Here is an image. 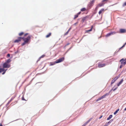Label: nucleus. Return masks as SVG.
<instances>
[{
  "label": "nucleus",
  "instance_id": "obj_21",
  "mask_svg": "<svg viewBox=\"0 0 126 126\" xmlns=\"http://www.w3.org/2000/svg\"><path fill=\"white\" fill-rule=\"evenodd\" d=\"M86 9L85 8H84L81 9V11L82 12H83L86 10Z\"/></svg>",
  "mask_w": 126,
  "mask_h": 126
},
{
  "label": "nucleus",
  "instance_id": "obj_35",
  "mask_svg": "<svg viewBox=\"0 0 126 126\" xmlns=\"http://www.w3.org/2000/svg\"><path fill=\"white\" fill-rule=\"evenodd\" d=\"M10 56V54H8L7 55V56L8 57H9Z\"/></svg>",
  "mask_w": 126,
  "mask_h": 126
},
{
  "label": "nucleus",
  "instance_id": "obj_41",
  "mask_svg": "<svg viewBox=\"0 0 126 126\" xmlns=\"http://www.w3.org/2000/svg\"><path fill=\"white\" fill-rule=\"evenodd\" d=\"M102 117V115L101 116H100V117L99 118V119H101Z\"/></svg>",
  "mask_w": 126,
  "mask_h": 126
},
{
  "label": "nucleus",
  "instance_id": "obj_28",
  "mask_svg": "<svg viewBox=\"0 0 126 126\" xmlns=\"http://www.w3.org/2000/svg\"><path fill=\"white\" fill-rule=\"evenodd\" d=\"M109 125L108 122L106 123L104 126H107Z\"/></svg>",
  "mask_w": 126,
  "mask_h": 126
},
{
  "label": "nucleus",
  "instance_id": "obj_10",
  "mask_svg": "<svg viewBox=\"0 0 126 126\" xmlns=\"http://www.w3.org/2000/svg\"><path fill=\"white\" fill-rule=\"evenodd\" d=\"M104 11V9L103 8H102L98 12V14L99 15H100L102 13H103Z\"/></svg>",
  "mask_w": 126,
  "mask_h": 126
},
{
  "label": "nucleus",
  "instance_id": "obj_3",
  "mask_svg": "<svg viewBox=\"0 0 126 126\" xmlns=\"http://www.w3.org/2000/svg\"><path fill=\"white\" fill-rule=\"evenodd\" d=\"M11 65L10 64H8L5 62L3 63V68H9L10 67Z\"/></svg>",
  "mask_w": 126,
  "mask_h": 126
},
{
  "label": "nucleus",
  "instance_id": "obj_25",
  "mask_svg": "<svg viewBox=\"0 0 126 126\" xmlns=\"http://www.w3.org/2000/svg\"><path fill=\"white\" fill-rule=\"evenodd\" d=\"M115 81L113 79L112 80V81L111 82V84L112 85V84L113 83H114L115 82Z\"/></svg>",
  "mask_w": 126,
  "mask_h": 126
},
{
  "label": "nucleus",
  "instance_id": "obj_20",
  "mask_svg": "<svg viewBox=\"0 0 126 126\" xmlns=\"http://www.w3.org/2000/svg\"><path fill=\"white\" fill-rule=\"evenodd\" d=\"M4 68H0V73L4 71Z\"/></svg>",
  "mask_w": 126,
  "mask_h": 126
},
{
  "label": "nucleus",
  "instance_id": "obj_45",
  "mask_svg": "<svg viewBox=\"0 0 126 126\" xmlns=\"http://www.w3.org/2000/svg\"><path fill=\"white\" fill-rule=\"evenodd\" d=\"M70 28L68 30V32H69V31H70Z\"/></svg>",
  "mask_w": 126,
  "mask_h": 126
},
{
  "label": "nucleus",
  "instance_id": "obj_18",
  "mask_svg": "<svg viewBox=\"0 0 126 126\" xmlns=\"http://www.w3.org/2000/svg\"><path fill=\"white\" fill-rule=\"evenodd\" d=\"M112 115H110L109 117H108L107 119V120H110L111 118H112Z\"/></svg>",
  "mask_w": 126,
  "mask_h": 126
},
{
  "label": "nucleus",
  "instance_id": "obj_38",
  "mask_svg": "<svg viewBox=\"0 0 126 126\" xmlns=\"http://www.w3.org/2000/svg\"><path fill=\"white\" fill-rule=\"evenodd\" d=\"M45 56V55H43L41 57V58H43Z\"/></svg>",
  "mask_w": 126,
  "mask_h": 126
},
{
  "label": "nucleus",
  "instance_id": "obj_19",
  "mask_svg": "<svg viewBox=\"0 0 126 126\" xmlns=\"http://www.w3.org/2000/svg\"><path fill=\"white\" fill-rule=\"evenodd\" d=\"M24 34V32H21L19 33L18 35L20 36H22Z\"/></svg>",
  "mask_w": 126,
  "mask_h": 126
},
{
  "label": "nucleus",
  "instance_id": "obj_49",
  "mask_svg": "<svg viewBox=\"0 0 126 126\" xmlns=\"http://www.w3.org/2000/svg\"><path fill=\"white\" fill-rule=\"evenodd\" d=\"M125 59H126V58Z\"/></svg>",
  "mask_w": 126,
  "mask_h": 126
},
{
  "label": "nucleus",
  "instance_id": "obj_12",
  "mask_svg": "<svg viewBox=\"0 0 126 126\" xmlns=\"http://www.w3.org/2000/svg\"><path fill=\"white\" fill-rule=\"evenodd\" d=\"M126 32V30L123 29H121L120 30V33H124Z\"/></svg>",
  "mask_w": 126,
  "mask_h": 126
},
{
  "label": "nucleus",
  "instance_id": "obj_40",
  "mask_svg": "<svg viewBox=\"0 0 126 126\" xmlns=\"http://www.w3.org/2000/svg\"><path fill=\"white\" fill-rule=\"evenodd\" d=\"M120 85L119 84V83L117 84V86H119Z\"/></svg>",
  "mask_w": 126,
  "mask_h": 126
},
{
  "label": "nucleus",
  "instance_id": "obj_32",
  "mask_svg": "<svg viewBox=\"0 0 126 126\" xmlns=\"http://www.w3.org/2000/svg\"><path fill=\"white\" fill-rule=\"evenodd\" d=\"M123 79H122V80H121V81L119 82H120L121 83H122L123 82Z\"/></svg>",
  "mask_w": 126,
  "mask_h": 126
},
{
  "label": "nucleus",
  "instance_id": "obj_46",
  "mask_svg": "<svg viewBox=\"0 0 126 126\" xmlns=\"http://www.w3.org/2000/svg\"><path fill=\"white\" fill-rule=\"evenodd\" d=\"M0 126H2V124H1L0 125Z\"/></svg>",
  "mask_w": 126,
  "mask_h": 126
},
{
  "label": "nucleus",
  "instance_id": "obj_44",
  "mask_svg": "<svg viewBox=\"0 0 126 126\" xmlns=\"http://www.w3.org/2000/svg\"><path fill=\"white\" fill-rule=\"evenodd\" d=\"M124 110L125 111H126V107L125 109Z\"/></svg>",
  "mask_w": 126,
  "mask_h": 126
},
{
  "label": "nucleus",
  "instance_id": "obj_29",
  "mask_svg": "<svg viewBox=\"0 0 126 126\" xmlns=\"http://www.w3.org/2000/svg\"><path fill=\"white\" fill-rule=\"evenodd\" d=\"M126 42L125 43V44L121 47L120 48H119V50L120 49L122 48L123 47H125V45H126Z\"/></svg>",
  "mask_w": 126,
  "mask_h": 126
},
{
  "label": "nucleus",
  "instance_id": "obj_16",
  "mask_svg": "<svg viewBox=\"0 0 126 126\" xmlns=\"http://www.w3.org/2000/svg\"><path fill=\"white\" fill-rule=\"evenodd\" d=\"M16 96H14L12 97L11 98L10 100L8 102V103H10L15 98V97H16Z\"/></svg>",
  "mask_w": 126,
  "mask_h": 126
},
{
  "label": "nucleus",
  "instance_id": "obj_17",
  "mask_svg": "<svg viewBox=\"0 0 126 126\" xmlns=\"http://www.w3.org/2000/svg\"><path fill=\"white\" fill-rule=\"evenodd\" d=\"M51 35V33H49L46 36V37L47 38L49 37Z\"/></svg>",
  "mask_w": 126,
  "mask_h": 126
},
{
  "label": "nucleus",
  "instance_id": "obj_42",
  "mask_svg": "<svg viewBox=\"0 0 126 126\" xmlns=\"http://www.w3.org/2000/svg\"><path fill=\"white\" fill-rule=\"evenodd\" d=\"M54 64H55L54 63H52V64H51V65H54Z\"/></svg>",
  "mask_w": 126,
  "mask_h": 126
},
{
  "label": "nucleus",
  "instance_id": "obj_26",
  "mask_svg": "<svg viewBox=\"0 0 126 126\" xmlns=\"http://www.w3.org/2000/svg\"><path fill=\"white\" fill-rule=\"evenodd\" d=\"M113 121V119H111V120H110V121H109L108 122V123L109 124L111 123V122H112Z\"/></svg>",
  "mask_w": 126,
  "mask_h": 126
},
{
  "label": "nucleus",
  "instance_id": "obj_31",
  "mask_svg": "<svg viewBox=\"0 0 126 126\" xmlns=\"http://www.w3.org/2000/svg\"><path fill=\"white\" fill-rule=\"evenodd\" d=\"M6 70H4V71H3V72L2 73V75H3V74H4L5 73L6 71Z\"/></svg>",
  "mask_w": 126,
  "mask_h": 126
},
{
  "label": "nucleus",
  "instance_id": "obj_13",
  "mask_svg": "<svg viewBox=\"0 0 126 126\" xmlns=\"http://www.w3.org/2000/svg\"><path fill=\"white\" fill-rule=\"evenodd\" d=\"M93 28V26H92L90 29L89 30H87L86 31V32L88 33L89 32L91 31H92Z\"/></svg>",
  "mask_w": 126,
  "mask_h": 126
},
{
  "label": "nucleus",
  "instance_id": "obj_36",
  "mask_svg": "<svg viewBox=\"0 0 126 126\" xmlns=\"http://www.w3.org/2000/svg\"><path fill=\"white\" fill-rule=\"evenodd\" d=\"M123 65H122L121 64L120 66V68H121L123 66Z\"/></svg>",
  "mask_w": 126,
  "mask_h": 126
},
{
  "label": "nucleus",
  "instance_id": "obj_37",
  "mask_svg": "<svg viewBox=\"0 0 126 126\" xmlns=\"http://www.w3.org/2000/svg\"><path fill=\"white\" fill-rule=\"evenodd\" d=\"M81 12H79L77 14H78V15H79L81 14Z\"/></svg>",
  "mask_w": 126,
  "mask_h": 126
},
{
  "label": "nucleus",
  "instance_id": "obj_24",
  "mask_svg": "<svg viewBox=\"0 0 126 126\" xmlns=\"http://www.w3.org/2000/svg\"><path fill=\"white\" fill-rule=\"evenodd\" d=\"M119 109H118L114 113V115L116 114L118 112L119 110Z\"/></svg>",
  "mask_w": 126,
  "mask_h": 126
},
{
  "label": "nucleus",
  "instance_id": "obj_33",
  "mask_svg": "<svg viewBox=\"0 0 126 126\" xmlns=\"http://www.w3.org/2000/svg\"><path fill=\"white\" fill-rule=\"evenodd\" d=\"M68 31H67L66 33H65L64 34L65 35H67L68 33L69 32Z\"/></svg>",
  "mask_w": 126,
  "mask_h": 126
},
{
  "label": "nucleus",
  "instance_id": "obj_2",
  "mask_svg": "<svg viewBox=\"0 0 126 126\" xmlns=\"http://www.w3.org/2000/svg\"><path fill=\"white\" fill-rule=\"evenodd\" d=\"M95 1V0H93L90 1L88 5V7L90 9L93 6Z\"/></svg>",
  "mask_w": 126,
  "mask_h": 126
},
{
  "label": "nucleus",
  "instance_id": "obj_43",
  "mask_svg": "<svg viewBox=\"0 0 126 126\" xmlns=\"http://www.w3.org/2000/svg\"><path fill=\"white\" fill-rule=\"evenodd\" d=\"M69 44H70L69 43H68L66 45V46L68 45H69Z\"/></svg>",
  "mask_w": 126,
  "mask_h": 126
},
{
  "label": "nucleus",
  "instance_id": "obj_14",
  "mask_svg": "<svg viewBox=\"0 0 126 126\" xmlns=\"http://www.w3.org/2000/svg\"><path fill=\"white\" fill-rule=\"evenodd\" d=\"M11 60L10 59H8L5 62L6 63H7L8 64H9L10 62H11Z\"/></svg>",
  "mask_w": 126,
  "mask_h": 126
},
{
  "label": "nucleus",
  "instance_id": "obj_22",
  "mask_svg": "<svg viewBox=\"0 0 126 126\" xmlns=\"http://www.w3.org/2000/svg\"><path fill=\"white\" fill-rule=\"evenodd\" d=\"M78 16L79 15L78 14H77L75 15L74 18V19H75L76 18H77L78 17Z\"/></svg>",
  "mask_w": 126,
  "mask_h": 126
},
{
  "label": "nucleus",
  "instance_id": "obj_6",
  "mask_svg": "<svg viewBox=\"0 0 126 126\" xmlns=\"http://www.w3.org/2000/svg\"><path fill=\"white\" fill-rule=\"evenodd\" d=\"M106 65L105 63H99L98 64V67L99 68H101L105 66Z\"/></svg>",
  "mask_w": 126,
  "mask_h": 126
},
{
  "label": "nucleus",
  "instance_id": "obj_27",
  "mask_svg": "<svg viewBox=\"0 0 126 126\" xmlns=\"http://www.w3.org/2000/svg\"><path fill=\"white\" fill-rule=\"evenodd\" d=\"M118 78L117 77H115L113 79L115 80V81H116L118 79Z\"/></svg>",
  "mask_w": 126,
  "mask_h": 126
},
{
  "label": "nucleus",
  "instance_id": "obj_39",
  "mask_svg": "<svg viewBox=\"0 0 126 126\" xmlns=\"http://www.w3.org/2000/svg\"><path fill=\"white\" fill-rule=\"evenodd\" d=\"M22 99L23 100H25V99L23 97H22Z\"/></svg>",
  "mask_w": 126,
  "mask_h": 126
},
{
  "label": "nucleus",
  "instance_id": "obj_47",
  "mask_svg": "<svg viewBox=\"0 0 126 126\" xmlns=\"http://www.w3.org/2000/svg\"><path fill=\"white\" fill-rule=\"evenodd\" d=\"M119 84L120 85V84H121V83H120V82H119Z\"/></svg>",
  "mask_w": 126,
  "mask_h": 126
},
{
  "label": "nucleus",
  "instance_id": "obj_1",
  "mask_svg": "<svg viewBox=\"0 0 126 126\" xmlns=\"http://www.w3.org/2000/svg\"><path fill=\"white\" fill-rule=\"evenodd\" d=\"M28 34V33H26L25 34L23 37H18L17 39L15 40L14 42L15 43H18L21 41V40L22 39L24 41V42L21 44V45L23 46L25 45L26 44L28 43L30 40L32 36L30 35H29L27 37H26V36Z\"/></svg>",
  "mask_w": 126,
  "mask_h": 126
},
{
  "label": "nucleus",
  "instance_id": "obj_5",
  "mask_svg": "<svg viewBox=\"0 0 126 126\" xmlns=\"http://www.w3.org/2000/svg\"><path fill=\"white\" fill-rule=\"evenodd\" d=\"M64 57L60 58L59 59L56 60L55 62V63H58L61 62L63 61L64 60Z\"/></svg>",
  "mask_w": 126,
  "mask_h": 126
},
{
  "label": "nucleus",
  "instance_id": "obj_11",
  "mask_svg": "<svg viewBox=\"0 0 126 126\" xmlns=\"http://www.w3.org/2000/svg\"><path fill=\"white\" fill-rule=\"evenodd\" d=\"M88 17H89L88 16H86L83 17L82 18V20L83 22H84L85 20L87 18H88Z\"/></svg>",
  "mask_w": 126,
  "mask_h": 126
},
{
  "label": "nucleus",
  "instance_id": "obj_8",
  "mask_svg": "<svg viewBox=\"0 0 126 126\" xmlns=\"http://www.w3.org/2000/svg\"><path fill=\"white\" fill-rule=\"evenodd\" d=\"M115 33V32H111L107 34L106 35V36L107 37H108L110 36L111 35Z\"/></svg>",
  "mask_w": 126,
  "mask_h": 126
},
{
  "label": "nucleus",
  "instance_id": "obj_23",
  "mask_svg": "<svg viewBox=\"0 0 126 126\" xmlns=\"http://www.w3.org/2000/svg\"><path fill=\"white\" fill-rule=\"evenodd\" d=\"M102 97H99V98H98V99H97V100H96V101L97 102V101H99L102 99Z\"/></svg>",
  "mask_w": 126,
  "mask_h": 126
},
{
  "label": "nucleus",
  "instance_id": "obj_30",
  "mask_svg": "<svg viewBox=\"0 0 126 126\" xmlns=\"http://www.w3.org/2000/svg\"><path fill=\"white\" fill-rule=\"evenodd\" d=\"M117 87L114 89H112V90H111V91L112 90L113 91H115L117 89Z\"/></svg>",
  "mask_w": 126,
  "mask_h": 126
},
{
  "label": "nucleus",
  "instance_id": "obj_7",
  "mask_svg": "<svg viewBox=\"0 0 126 126\" xmlns=\"http://www.w3.org/2000/svg\"><path fill=\"white\" fill-rule=\"evenodd\" d=\"M104 4V3H103V2L100 3L98 4L96 8H98L101 7L102 6H103Z\"/></svg>",
  "mask_w": 126,
  "mask_h": 126
},
{
  "label": "nucleus",
  "instance_id": "obj_4",
  "mask_svg": "<svg viewBox=\"0 0 126 126\" xmlns=\"http://www.w3.org/2000/svg\"><path fill=\"white\" fill-rule=\"evenodd\" d=\"M120 62H121V64L125 65L126 64V59H122L120 61Z\"/></svg>",
  "mask_w": 126,
  "mask_h": 126
},
{
  "label": "nucleus",
  "instance_id": "obj_48",
  "mask_svg": "<svg viewBox=\"0 0 126 126\" xmlns=\"http://www.w3.org/2000/svg\"><path fill=\"white\" fill-rule=\"evenodd\" d=\"M90 121V120H89V121H88V122H89Z\"/></svg>",
  "mask_w": 126,
  "mask_h": 126
},
{
  "label": "nucleus",
  "instance_id": "obj_34",
  "mask_svg": "<svg viewBox=\"0 0 126 126\" xmlns=\"http://www.w3.org/2000/svg\"><path fill=\"white\" fill-rule=\"evenodd\" d=\"M126 5V2H125L123 5V6H124Z\"/></svg>",
  "mask_w": 126,
  "mask_h": 126
},
{
  "label": "nucleus",
  "instance_id": "obj_9",
  "mask_svg": "<svg viewBox=\"0 0 126 126\" xmlns=\"http://www.w3.org/2000/svg\"><path fill=\"white\" fill-rule=\"evenodd\" d=\"M111 91H110L109 93H107L105 94H104L102 96H101L102 99H103L105 98L106 96H108L109 94L110 93V92Z\"/></svg>",
  "mask_w": 126,
  "mask_h": 126
},
{
  "label": "nucleus",
  "instance_id": "obj_15",
  "mask_svg": "<svg viewBox=\"0 0 126 126\" xmlns=\"http://www.w3.org/2000/svg\"><path fill=\"white\" fill-rule=\"evenodd\" d=\"M16 96H14L12 97L11 98L10 100L8 102V103H10L15 98V97H16Z\"/></svg>",
  "mask_w": 126,
  "mask_h": 126
}]
</instances>
